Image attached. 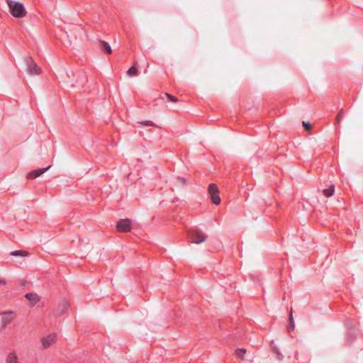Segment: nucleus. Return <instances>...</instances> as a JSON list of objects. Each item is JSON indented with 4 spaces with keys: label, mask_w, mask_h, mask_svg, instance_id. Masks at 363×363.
Wrapping results in <instances>:
<instances>
[{
    "label": "nucleus",
    "mask_w": 363,
    "mask_h": 363,
    "mask_svg": "<svg viewBox=\"0 0 363 363\" xmlns=\"http://www.w3.org/2000/svg\"><path fill=\"white\" fill-rule=\"evenodd\" d=\"M6 1L13 16L20 18L26 15V11L23 4L12 0H6Z\"/></svg>",
    "instance_id": "nucleus-1"
},
{
    "label": "nucleus",
    "mask_w": 363,
    "mask_h": 363,
    "mask_svg": "<svg viewBox=\"0 0 363 363\" xmlns=\"http://www.w3.org/2000/svg\"><path fill=\"white\" fill-rule=\"evenodd\" d=\"M188 235L191 242L196 244H200L204 242L206 239V236L198 229L189 230Z\"/></svg>",
    "instance_id": "nucleus-2"
},
{
    "label": "nucleus",
    "mask_w": 363,
    "mask_h": 363,
    "mask_svg": "<svg viewBox=\"0 0 363 363\" xmlns=\"http://www.w3.org/2000/svg\"><path fill=\"white\" fill-rule=\"evenodd\" d=\"M208 193L211 196L212 202L218 205L220 203V198L219 196V191L217 186L215 184H211L208 186Z\"/></svg>",
    "instance_id": "nucleus-3"
},
{
    "label": "nucleus",
    "mask_w": 363,
    "mask_h": 363,
    "mask_svg": "<svg viewBox=\"0 0 363 363\" xmlns=\"http://www.w3.org/2000/svg\"><path fill=\"white\" fill-rule=\"evenodd\" d=\"M26 62L28 68V72L30 74H40V68L37 65V64L34 62L33 59L31 57H26Z\"/></svg>",
    "instance_id": "nucleus-4"
},
{
    "label": "nucleus",
    "mask_w": 363,
    "mask_h": 363,
    "mask_svg": "<svg viewBox=\"0 0 363 363\" xmlns=\"http://www.w3.org/2000/svg\"><path fill=\"white\" fill-rule=\"evenodd\" d=\"M131 220L130 219H121L116 225L119 232H127L130 230Z\"/></svg>",
    "instance_id": "nucleus-5"
},
{
    "label": "nucleus",
    "mask_w": 363,
    "mask_h": 363,
    "mask_svg": "<svg viewBox=\"0 0 363 363\" xmlns=\"http://www.w3.org/2000/svg\"><path fill=\"white\" fill-rule=\"evenodd\" d=\"M57 338V334L56 333H52L47 336L46 337H44L42 340L43 346L44 348H47L50 347Z\"/></svg>",
    "instance_id": "nucleus-6"
},
{
    "label": "nucleus",
    "mask_w": 363,
    "mask_h": 363,
    "mask_svg": "<svg viewBox=\"0 0 363 363\" xmlns=\"http://www.w3.org/2000/svg\"><path fill=\"white\" fill-rule=\"evenodd\" d=\"M13 318V313L11 311L4 313L1 315V323L3 327H6L11 323Z\"/></svg>",
    "instance_id": "nucleus-7"
},
{
    "label": "nucleus",
    "mask_w": 363,
    "mask_h": 363,
    "mask_svg": "<svg viewBox=\"0 0 363 363\" xmlns=\"http://www.w3.org/2000/svg\"><path fill=\"white\" fill-rule=\"evenodd\" d=\"M50 166H48L45 168H41V169L33 170L28 174V177L30 179L37 178L39 176H40L41 174H43V173H45V172H47L50 169Z\"/></svg>",
    "instance_id": "nucleus-8"
},
{
    "label": "nucleus",
    "mask_w": 363,
    "mask_h": 363,
    "mask_svg": "<svg viewBox=\"0 0 363 363\" xmlns=\"http://www.w3.org/2000/svg\"><path fill=\"white\" fill-rule=\"evenodd\" d=\"M69 306V302L66 300H63L58 306L57 314L59 315L64 314L67 311Z\"/></svg>",
    "instance_id": "nucleus-9"
},
{
    "label": "nucleus",
    "mask_w": 363,
    "mask_h": 363,
    "mask_svg": "<svg viewBox=\"0 0 363 363\" xmlns=\"http://www.w3.org/2000/svg\"><path fill=\"white\" fill-rule=\"evenodd\" d=\"M25 297L30 302L31 304L36 303L39 300L38 296L33 293L26 294Z\"/></svg>",
    "instance_id": "nucleus-10"
},
{
    "label": "nucleus",
    "mask_w": 363,
    "mask_h": 363,
    "mask_svg": "<svg viewBox=\"0 0 363 363\" xmlns=\"http://www.w3.org/2000/svg\"><path fill=\"white\" fill-rule=\"evenodd\" d=\"M335 192V186L333 184L330 185L329 188L325 189L323 190V194L326 197H330L334 194Z\"/></svg>",
    "instance_id": "nucleus-11"
},
{
    "label": "nucleus",
    "mask_w": 363,
    "mask_h": 363,
    "mask_svg": "<svg viewBox=\"0 0 363 363\" xmlns=\"http://www.w3.org/2000/svg\"><path fill=\"white\" fill-rule=\"evenodd\" d=\"M6 363H18V357L15 352H10L6 359Z\"/></svg>",
    "instance_id": "nucleus-12"
},
{
    "label": "nucleus",
    "mask_w": 363,
    "mask_h": 363,
    "mask_svg": "<svg viewBox=\"0 0 363 363\" xmlns=\"http://www.w3.org/2000/svg\"><path fill=\"white\" fill-rule=\"evenodd\" d=\"M271 347H272V352L276 354L277 355V358L278 359H281L282 357H283V355L279 352V348L274 345V342H272V344H271Z\"/></svg>",
    "instance_id": "nucleus-13"
},
{
    "label": "nucleus",
    "mask_w": 363,
    "mask_h": 363,
    "mask_svg": "<svg viewBox=\"0 0 363 363\" xmlns=\"http://www.w3.org/2000/svg\"><path fill=\"white\" fill-rule=\"evenodd\" d=\"M127 74L129 77H134L138 74V67L136 66V63L128 69Z\"/></svg>",
    "instance_id": "nucleus-14"
},
{
    "label": "nucleus",
    "mask_w": 363,
    "mask_h": 363,
    "mask_svg": "<svg viewBox=\"0 0 363 363\" xmlns=\"http://www.w3.org/2000/svg\"><path fill=\"white\" fill-rule=\"evenodd\" d=\"M101 49L108 54H111L112 52L110 45L106 41H101Z\"/></svg>",
    "instance_id": "nucleus-15"
},
{
    "label": "nucleus",
    "mask_w": 363,
    "mask_h": 363,
    "mask_svg": "<svg viewBox=\"0 0 363 363\" xmlns=\"http://www.w3.org/2000/svg\"><path fill=\"white\" fill-rule=\"evenodd\" d=\"M294 328H295V323L294 320L292 311H291L290 314H289V325L288 327V331L290 333V332L293 331L294 330Z\"/></svg>",
    "instance_id": "nucleus-16"
},
{
    "label": "nucleus",
    "mask_w": 363,
    "mask_h": 363,
    "mask_svg": "<svg viewBox=\"0 0 363 363\" xmlns=\"http://www.w3.org/2000/svg\"><path fill=\"white\" fill-rule=\"evenodd\" d=\"M28 255V252L25 250H16L11 253V255L12 256H26Z\"/></svg>",
    "instance_id": "nucleus-17"
},
{
    "label": "nucleus",
    "mask_w": 363,
    "mask_h": 363,
    "mask_svg": "<svg viewBox=\"0 0 363 363\" xmlns=\"http://www.w3.org/2000/svg\"><path fill=\"white\" fill-rule=\"evenodd\" d=\"M235 353L239 358L244 359V354L246 353V350L243 348L238 349Z\"/></svg>",
    "instance_id": "nucleus-18"
},
{
    "label": "nucleus",
    "mask_w": 363,
    "mask_h": 363,
    "mask_svg": "<svg viewBox=\"0 0 363 363\" xmlns=\"http://www.w3.org/2000/svg\"><path fill=\"white\" fill-rule=\"evenodd\" d=\"M343 116H344V112H343V110L341 109L336 116V118H335L336 123H340L341 122Z\"/></svg>",
    "instance_id": "nucleus-19"
},
{
    "label": "nucleus",
    "mask_w": 363,
    "mask_h": 363,
    "mask_svg": "<svg viewBox=\"0 0 363 363\" xmlns=\"http://www.w3.org/2000/svg\"><path fill=\"white\" fill-rule=\"evenodd\" d=\"M142 123L145 126H157L156 124L151 121H145Z\"/></svg>",
    "instance_id": "nucleus-20"
},
{
    "label": "nucleus",
    "mask_w": 363,
    "mask_h": 363,
    "mask_svg": "<svg viewBox=\"0 0 363 363\" xmlns=\"http://www.w3.org/2000/svg\"><path fill=\"white\" fill-rule=\"evenodd\" d=\"M302 123H303V125L304 126L306 130H310L311 128V125L310 123L303 121Z\"/></svg>",
    "instance_id": "nucleus-21"
},
{
    "label": "nucleus",
    "mask_w": 363,
    "mask_h": 363,
    "mask_svg": "<svg viewBox=\"0 0 363 363\" xmlns=\"http://www.w3.org/2000/svg\"><path fill=\"white\" fill-rule=\"evenodd\" d=\"M167 94V96L173 102H177L178 101L177 98L174 96H172L169 94Z\"/></svg>",
    "instance_id": "nucleus-22"
},
{
    "label": "nucleus",
    "mask_w": 363,
    "mask_h": 363,
    "mask_svg": "<svg viewBox=\"0 0 363 363\" xmlns=\"http://www.w3.org/2000/svg\"><path fill=\"white\" fill-rule=\"evenodd\" d=\"M0 284H6V281L4 279H1L0 278Z\"/></svg>",
    "instance_id": "nucleus-23"
}]
</instances>
